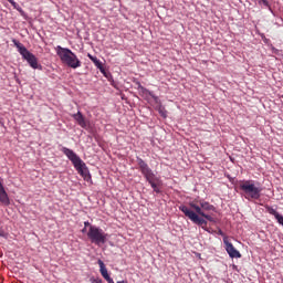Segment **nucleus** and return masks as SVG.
Wrapping results in <instances>:
<instances>
[{"instance_id":"nucleus-23","label":"nucleus","mask_w":283,"mask_h":283,"mask_svg":"<svg viewBox=\"0 0 283 283\" xmlns=\"http://www.w3.org/2000/svg\"><path fill=\"white\" fill-rule=\"evenodd\" d=\"M84 227H92V226L90 224V221H86L84 222Z\"/></svg>"},{"instance_id":"nucleus-20","label":"nucleus","mask_w":283,"mask_h":283,"mask_svg":"<svg viewBox=\"0 0 283 283\" xmlns=\"http://www.w3.org/2000/svg\"><path fill=\"white\" fill-rule=\"evenodd\" d=\"M104 280H106V282H108V283H114V279L111 277L109 275L106 276Z\"/></svg>"},{"instance_id":"nucleus-15","label":"nucleus","mask_w":283,"mask_h":283,"mask_svg":"<svg viewBox=\"0 0 283 283\" xmlns=\"http://www.w3.org/2000/svg\"><path fill=\"white\" fill-rule=\"evenodd\" d=\"M138 90L140 92H143V94H149V96H151V98H154V101H156V103H158V96L153 95L151 92L147 88H145L143 85L138 84Z\"/></svg>"},{"instance_id":"nucleus-8","label":"nucleus","mask_w":283,"mask_h":283,"mask_svg":"<svg viewBox=\"0 0 283 283\" xmlns=\"http://www.w3.org/2000/svg\"><path fill=\"white\" fill-rule=\"evenodd\" d=\"M223 244L226 248V251L228 253V255H230V258H242V254L240 253V251H238V249H235V247H233V243L229 242V237H224L223 238Z\"/></svg>"},{"instance_id":"nucleus-19","label":"nucleus","mask_w":283,"mask_h":283,"mask_svg":"<svg viewBox=\"0 0 283 283\" xmlns=\"http://www.w3.org/2000/svg\"><path fill=\"white\" fill-rule=\"evenodd\" d=\"M91 283H103L102 279H91Z\"/></svg>"},{"instance_id":"nucleus-7","label":"nucleus","mask_w":283,"mask_h":283,"mask_svg":"<svg viewBox=\"0 0 283 283\" xmlns=\"http://www.w3.org/2000/svg\"><path fill=\"white\" fill-rule=\"evenodd\" d=\"M179 210H181L184 216H186V218H189L191 222H193L195 224H198L199 227H201V229L207 231V220H205L203 218H200V214H198V212H195L193 210H191L189 207L185 205H181L179 207Z\"/></svg>"},{"instance_id":"nucleus-18","label":"nucleus","mask_w":283,"mask_h":283,"mask_svg":"<svg viewBox=\"0 0 283 283\" xmlns=\"http://www.w3.org/2000/svg\"><path fill=\"white\" fill-rule=\"evenodd\" d=\"M262 3H263V6H265V8H271L269 0H259V4L262 6Z\"/></svg>"},{"instance_id":"nucleus-17","label":"nucleus","mask_w":283,"mask_h":283,"mask_svg":"<svg viewBox=\"0 0 283 283\" xmlns=\"http://www.w3.org/2000/svg\"><path fill=\"white\" fill-rule=\"evenodd\" d=\"M9 3L14 8V10H18V12H23V9L14 1V0H9Z\"/></svg>"},{"instance_id":"nucleus-1","label":"nucleus","mask_w":283,"mask_h":283,"mask_svg":"<svg viewBox=\"0 0 283 283\" xmlns=\"http://www.w3.org/2000/svg\"><path fill=\"white\" fill-rule=\"evenodd\" d=\"M62 153L69 158V160H71L77 174H80V176H82L86 182H90V180H92V175H90V170L87 169V166L81 160V157H78L74 150L67 147H63Z\"/></svg>"},{"instance_id":"nucleus-10","label":"nucleus","mask_w":283,"mask_h":283,"mask_svg":"<svg viewBox=\"0 0 283 283\" xmlns=\"http://www.w3.org/2000/svg\"><path fill=\"white\" fill-rule=\"evenodd\" d=\"M0 202L3 205V207H10V197L8 196V192L6 191V187H3V184L0 181Z\"/></svg>"},{"instance_id":"nucleus-13","label":"nucleus","mask_w":283,"mask_h":283,"mask_svg":"<svg viewBox=\"0 0 283 283\" xmlns=\"http://www.w3.org/2000/svg\"><path fill=\"white\" fill-rule=\"evenodd\" d=\"M88 59L94 63V65L99 70L102 74L105 76V67H103V63L101 60L96 59V56L88 54Z\"/></svg>"},{"instance_id":"nucleus-12","label":"nucleus","mask_w":283,"mask_h":283,"mask_svg":"<svg viewBox=\"0 0 283 283\" xmlns=\"http://www.w3.org/2000/svg\"><path fill=\"white\" fill-rule=\"evenodd\" d=\"M199 207L203 213H207V211H216V207L209 203V201L200 200Z\"/></svg>"},{"instance_id":"nucleus-24","label":"nucleus","mask_w":283,"mask_h":283,"mask_svg":"<svg viewBox=\"0 0 283 283\" xmlns=\"http://www.w3.org/2000/svg\"><path fill=\"white\" fill-rule=\"evenodd\" d=\"M82 231H83V233H85V228Z\"/></svg>"},{"instance_id":"nucleus-21","label":"nucleus","mask_w":283,"mask_h":283,"mask_svg":"<svg viewBox=\"0 0 283 283\" xmlns=\"http://www.w3.org/2000/svg\"><path fill=\"white\" fill-rule=\"evenodd\" d=\"M0 237L6 238V232L0 228Z\"/></svg>"},{"instance_id":"nucleus-16","label":"nucleus","mask_w":283,"mask_h":283,"mask_svg":"<svg viewBox=\"0 0 283 283\" xmlns=\"http://www.w3.org/2000/svg\"><path fill=\"white\" fill-rule=\"evenodd\" d=\"M158 113L160 114V116L163 118H166L167 117V109L165 108V106L163 105H159L158 108H157Z\"/></svg>"},{"instance_id":"nucleus-9","label":"nucleus","mask_w":283,"mask_h":283,"mask_svg":"<svg viewBox=\"0 0 283 283\" xmlns=\"http://www.w3.org/2000/svg\"><path fill=\"white\" fill-rule=\"evenodd\" d=\"M190 209H193L196 211V213H198V216H201V218H205L206 220H208L209 222H213V217L207 214L205 212V210H202V208H200V206L197 205L196 201H191L189 203Z\"/></svg>"},{"instance_id":"nucleus-14","label":"nucleus","mask_w":283,"mask_h":283,"mask_svg":"<svg viewBox=\"0 0 283 283\" xmlns=\"http://www.w3.org/2000/svg\"><path fill=\"white\" fill-rule=\"evenodd\" d=\"M97 264L99 266L101 275L104 277V280L106 277H109V273L107 272V268L105 266V263L103 262V260H98Z\"/></svg>"},{"instance_id":"nucleus-22","label":"nucleus","mask_w":283,"mask_h":283,"mask_svg":"<svg viewBox=\"0 0 283 283\" xmlns=\"http://www.w3.org/2000/svg\"><path fill=\"white\" fill-rule=\"evenodd\" d=\"M218 234H219V235H222L223 238H227V235H224V232H222V230H219V231H218Z\"/></svg>"},{"instance_id":"nucleus-4","label":"nucleus","mask_w":283,"mask_h":283,"mask_svg":"<svg viewBox=\"0 0 283 283\" xmlns=\"http://www.w3.org/2000/svg\"><path fill=\"white\" fill-rule=\"evenodd\" d=\"M56 54L60 57V61L67 65L69 67H72L73 70H76V67H81V60H78V56L72 50L67 48H63L61 45H57L55 48Z\"/></svg>"},{"instance_id":"nucleus-6","label":"nucleus","mask_w":283,"mask_h":283,"mask_svg":"<svg viewBox=\"0 0 283 283\" xmlns=\"http://www.w3.org/2000/svg\"><path fill=\"white\" fill-rule=\"evenodd\" d=\"M87 238L91 240L92 244H96L97 247L107 242V233L96 226H90Z\"/></svg>"},{"instance_id":"nucleus-2","label":"nucleus","mask_w":283,"mask_h":283,"mask_svg":"<svg viewBox=\"0 0 283 283\" xmlns=\"http://www.w3.org/2000/svg\"><path fill=\"white\" fill-rule=\"evenodd\" d=\"M239 189L242 191L245 200H260L262 196V188L255 186L254 180H243L239 182Z\"/></svg>"},{"instance_id":"nucleus-5","label":"nucleus","mask_w":283,"mask_h":283,"mask_svg":"<svg viewBox=\"0 0 283 283\" xmlns=\"http://www.w3.org/2000/svg\"><path fill=\"white\" fill-rule=\"evenodd\" d=\"M13 45H15L19 54H21L22 59L29 63L30 67L32 70H39L41 65L39 64V59H36V55L30 52L25 45H23L21 42H19L17 39L12 40Z\"/></svg>"},{"instance_id":"nucleus-3","label":"nucleus","mask_w":283,"mask_h":283,"mask_svg":"<svg viewBox=\"0 0 283 283\" xmlns=\"http://www.w3.org/2000/svg\"><path fill=\"white\" fill-rule=\"evenodd\" d=\"M137 164L139 167V171H142L144 178H146L147 182L150 184V187L154 189L155 193H160V189L158 186L160 185V177H157L154 174V170L149 168V165L143 160V158H137Z\"/></svg>"},{"instance_id":"nucleus-11","label":"nucleus","mask_w":283,"mask_h":283,"mask_svg":"<svg viewBox=\"0 0 283 283\" xmlns=\"http://www.w3.org/2000/svg\"><path fill=\"white\" fill-rule=\"evenodd\" d=\"M72 117L74 120L82 127V129H87V120H85V116H83V113L78 111L76 114H73Z\"/></svg>"}]
</instances>
